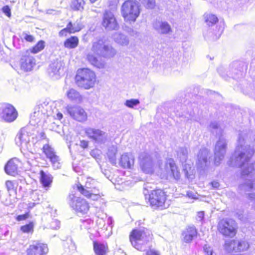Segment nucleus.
<instances>
[{"mask_svg": "<svg viewBox=\"0 0 255 255\" xmlns=\"http://www.w3.org/2000/svg\"><path fill=\"white\" fill-rule=\"evenodd\" d=\"M129 240L136 250L145 251L146 245L152 240V234L150 231L145 228L134 229L130 234Z\"/></svg>", "mask_w": 255, "mask_h": 255, "instance_id": "1", "label": "nucleus"}, {"mask_svg": "<svg viewBox=\"0 0 255 255\" xmlns=\"http://www.w3.org/2000/svg\"><path fill=\"white\" fill-rule=\"evenodd\" d=\"M121 12L125 21H135L140 13L139 2L136 0L125 1L122 6Z\"/></svg>", "mask_w": 255, "mask_h": 255, "instance_id": "2", "label": "nucleus"}, {"mask_svg": "<svg viewBox=\"0 0 255 255\" xmlns=\"http://www.w3.org/2000/svg\"><path fill=\"white\" fill-rule=\"evenodd\" d=\"M91 51L94 54L106 58L113 57L117 53L115 49L102 38L96 39L92 42Z\"/></svg>", "mask_w": 255, "mask_h": 255, "instance_id": "3", "label": "nucleus"}, {"mask_svg": "<svg viewBox=\"0 0 255 255\" xmlns=\"http://www.w3.org/2000/svg\"><path fill=\"white\" fill-rule=\"evenodd\" d=\"M75 80L79 87L89 89L95 85L96 75L89 69H81L77 71Z\"/></svg>", "mask_w": 255, "mask_h": 255, "instance_id": "4", "label": "nucleus"}, {"mask_svg": "<svg viewBox=\"0 0 255 255\" xmlns=\"http://www.w3.org/2000/svg\"><path fill=\"white\" fill-rule=\"evenodd\" d=\"M143 194L145 199H148L150 204L152 207H162L166 200V197L164 192L160 190L157 189L152 190L150 193L144 187Z\"/></svg>", "mask_w": 255, "mask_h": 255, "instance_id": "5", "label": "nucleus"}, {"mask_svg": "<svg viewBox=\"0 0 255 255\" xmlns=\"http://www.w3.org/2000/svg\"><path fill=\"white\" fill-rule=\"evenodd\" d=\"M18 113L15 108L8 103L0 104V118L5 122L11 123L17 118Z\"/></svg>", "mask_w": 255, "mask_h": 255, "instance_id": "6", "label": "nucleus"}, {"mask_svg": "<svg viewBox=\"0 0 255 255\" xmlns=\"http://www.w3.org/2000/svg\"><path fill=\"white\" fill-rule=\"evenodd\" d=\"M218 228L224 236L232 237L236 234L237 224L232 219H223L219 223Z\"/></svg>", "mask_w": 255, "mask_h": 255, "instance_id": "7", "label": "nucleus"}, {"mask_svg": "<svg viewBox=\"0 0 255 255\" xmlns=\"http://www.w3.org/2000/svg\"><path fill=\"white\" fill-rule=\"evenodd\" d=\"M227 141L223 134L219 137L214 148L215 164L219 165L222 160L226 152Z\"/></svg>", "mask_w": 255, "mask_h": 255, "instance_id": "8", "label": "nucleus"}, {"mask_svg": "<svg viewBox=\"0 0 255 255\" xmlns=\"http://www.w3.org/2000/svg\"><path fill=\"white\" fill-rule=\"evenodd\" d=\"M85 132L89 138L96 143L104 144L107 140V134L99 129L87 128Z\"/></svg>", "mask_w": 255, "mask_h": 255, "instance_id": "9", "label": "nucleus"}, {"mask_svg": "<svg viewBox=\"0 0 255 255\" xmlns=\"http://www.w3.org/2000/svg\"><path fill=\"white\" fill-rule=\"evenodd\" d=\"M70 197L71 198L70 205L74 210L82 214L87 213L89 210V206L85 199L76 197L73 195L72 197L71 196Z\"/></svg>", "mask_w": 255, "mask_h": 255, "instance_id": "10", "label": "nucleus"}, {"mask_svg": "<svg viewBox=\"0 0 255 255\" xmlns=\"http://www.w3.org/2000/svg\"><path fill=\"white\" fill-rule=\"evenodd\" d=\"M30 134L26 128H22L17 134L15 141L16 144L23 149L30 150Z\"/></svg>", "mask_w": 255, "mask_h": 255, "instance_id": "11", "label": "nucleus"}, {"mask_svg": "<svg viewBox=\"0 0 255 255\" xmlns=\"http://www.w3.org/2000/svg\"><path fill=\"white\" fill-rule=\"evenodd\" d=\"M249 248L248 243L245 241L229 240L225 244V248L229 252H242L246 251Z\"/></svg>", "mask_w": 255, "mask_h": 255, "instance_id": "12", "label": "nucleus"}, {"mask_svg": "<svg viewBox=\"0 0 255 255\" xmlns=\"http://www.w3.org/2000/svg\"><path fill=\"white\" fill-rule=\"evenodd\" d=\"M67 111L70 116L75 120L84 122L87 120V114L80 106H68Z\"/></svg>", "mask_w": 255, "mask_h": 255, "instance_id": "13", "label": "nucleus"}, {"mask_svg": "<svg viewBox=\"0 0 255 255\" xmlns=\"http://www.w3.org/2000/svg\"><path fill=\"white\" fill-rule=\"evenodd\" d=\"M140 166L145 173L151 174L154 171V163L152 158L146 153H143L139 156Z\"/></svg>", "mask_w": 255, "mask_h": 255, "instance_id": "14", "label": "nucleus"}, {"mask_svg": "<svg viewBox=\"0 0 255 255\" xmlns=\"http://www.w3.org/2000/svg\"><path fill=\"white\" fill-rule=\"evenodd\" d=\"M48 252L47 245L39 242H34L26 250L27 255H46Z\"/></svg>", "mask_w": 255, "mask_h": 255, "instance_id": "15", "label": "nucleus"}, {"mask_svg": "<svg viewBox=\"0 0 255 255\" xmlns=\"http://www.w3.org/2000/svg\"><path fill=\"white\" fill-rule=\"evenodd\" d=\"M102 25L108 30H116L119 25L114 14L106 11L103 14Z\"/></svg>", "mask_w": 255, "mask_h": 255, "instance_id": "16", "label": "nucleus"}, {"mask_svg": "<svg viewBox=\"0 0 255 255\" xmlns=\"http://www.w3.org/2000/svg\"><path fill=\"white\" fill-rule=\"evenodd\" d=\"M209 151L207 148L201 149L197 156V166L198 169H205L210 163L209 160Z\"/></svg>", "mask_w": 255, "mask_h": 255, "instance_id": "17", "label": "nucleus"}, {"mask_svg": "<svg viewBox=\"0 0 255 255\" xmlns=\"http://www.w3.org/2000/svg\"><path fill=\"white\" fill-rule=\"evenodd\" d=\"M48 71L50 76L58 79L64 73V63L61 60H55L49 65Z\"/></svg>", "mask_w": 255, "mask_h": 255, "instance_id": "18", "label": "nucleus"}, {"mask_svg": "<svg viewBox=\"0 0 255 255\" xmlns=\"http://www.w3.org/2000/svg\"><path fill=\"white\" fill-rule=\"evenodd\" d=\"M19 64L21 69L24 71H29L32 69L35 65V60L29 54H26L22 56L19 61Z\"/></svg>", "mask_w": 255, "mask_h": 255, "instance_id": "19", "label": "nucleus"}, {"mask_svg": "<svg viewBox=\"0 0 255 255\" xmlns=\"http://www.w3.org/2000/svg\"><path fill=\"white\" fill-rule=\"evenodd\" d=\"M165 169L168 174L170 176H172L176 180L180 179V172L173 159L170 158L167 160L165 164Z\"/></svg>", "mask_w": 255, "mask_h": 255, "instance_id": "20", "label": "nucleus"}, {"mask_svg": "<svg viewBox=\"0 0 255 255\" xmlns=\"http://www.w3.org/2000/svg\"><path fill=\"white\" fill-rule=\"evenodd\" d=\"M154 29L161 34H168L172 32L170 24L166 21L156 20L153 24Z\"/></svg>", "mask_w": 255, "mask_h": 255, "instance_id": "21", "label": "nucleus"}, {"mask_svg": "<svg viewBox=\"0 0 255 255\" xmlns=\"http://www.w3.org/2000/svg\"><path fill=\"white\" fill-rule=\"evenodd\" d=\"M19 160L16 158H13L7 161L4 167L5 172L11 176H15L18 173Z\"/></svg>", "mask_w": 255, "mask_h": 255, "instance_id": "22", "label": "nucleus"}, {"mask_svg": "<svg viewBox=\"0 0 255 255\" xmlns=\"http://www.w3.org/2000/svg\"><path fill=\"white\" fill-rule=\"evenodd\" d=\"M197 230L194 226H188L182 234L185 243H190L197 236Z\"/></svg>", "mask_w": 255, "mask_h": 255, "instance_id": "23", "label": "nucleus"}, {"mask_svg": "<svg viewBox=\"0 0 255 255\" xmlns=\"http://www.w3.org/2000/svg\"><path fill=\"white\" fill-rule=\"evenodd\" d=\"M134 161V156L131 153H126L121 156L120 164L125 168H130L133 165Z\"/></svg>", "mask_w": 255, "mask_h": 255, "instance_id": "24", "label": "nucleus"}, {"mask_svg": "<svg viewBox=\"0 0 255 255\" xmlns=\"http://www.w3.org/2000/svg\"><path fill=\"white\" fill-rule=\"evenodd\" d=\"M40 181L43 187L48 190L52 182V177L49 174L41 170L40 172Z\"/></svg>", "mask_w": 255, "mask_h": 255, "instance_id": "25", "label": "nucleus"}, {"mask_svg": "<svg viewBox=\"0 0 255 255\" xmlns=\"http://www.w3.org/2000/svg\"><path fill=\"white\" fill-rule=\"evenodd\" d=\"M114 41L118 44L122 46H127L129 44V39L128 37L121 32H115L113 35Z\"/></svg>", "mask_w": 255, "mask_h": 255, "instance_id": "26", "label": "nucleus"}, {"mask_svg": "<svg viewBox=\"0 0 255 255\" xmlns=\"http://www.w3.org/2000/svg\"><path fill=\"white\" fill-rule=\"evenodd\" d=\"M87 59L92 65L98 68H103L105 67L104 62L101 59H98L93 54H88L87 55Z\"/></svg>", "mask_w": 255, "mask_h": 255, "instance_id": "27", "label": "nucleus"}, {"mask_svg": "<svg viewBox=\"0 0 255 255\" xmlns=\"http://www.w3.org/2000/svg\"><path fill=\"white\" fill-rule=\"evenodd\" d=\"M253 188L255 189V177L253 181L247 179L244 183L240 184L239 186V190L242 193L249 191Z\"/></svg>", "mask_w": 255, "mask_h": 255, "instance_id": "28", "label": "nucleus"}, {"mask_svg": "<svg viewBox=\"0 0 255 255\" xmlns=\"http://www.w3.org/2000/svg\"><path fill=\"white\" fill-rule=\"evenodd\" d=\"M188 150L186 147H179L177 150V156L180 162L183 164L188 158Z\"/></svg>", "mask_w": 255, "mask_h": 255, "instance_id": "29", "label": "nucleus"}, {"mask_svg": "<svg viewBox=\"0 0 255 255\" xmlns=\"http://www.w3.org/2000/svg\"><path fill=\"white\" fill-rule=\"evenodd\" d=\"M117 147L115 145H112L108 148V150L107 153V156L109 158V161L113 164H116V154L117 153Z\"/></svg>", "mask_w": 255, "mask_h": 255, "instance_id": "30", "label": "nucleus"}, {"mask_svg": "<svg viewBox=\"0 0 255 255\" xmlns=\"http://www.w3.org/2000/svg\"><path fill=\"white\" fill-rule=\"evenodd\" d=\"M94 250L96 255H105L108 247L103 244L94 242Z\"/></svg>", "mask_w": 255, "mask_h": 255, "instance_id": "31", "label": "nucleus"}, {"mask_svg": "<svg viewBox=\"0 0 255 255\" xmlns=\"http://www.w3.org/2000/svg\"><path fill=\"white\" fill-rule=\"evenodd\" d=\"M78 43L79 39L78 37L75 36H72L65 41L64 46L66 48L73 49L76 48Z\"/></svg>", "mask_w": 255, "mask_h": 255, "instance_id": "32", "label": "nucleus"}, {"mask_svg": "<svg viewBox=\"0 0 255 255\" xmlns=\"http://www.w3.org/2000/svg\"><path fill=\"white\" fill-rule=\"evenodd\" d=\"M67 96L71 101L80 102L82 100V97L79 92L73 88L67 92Z\"/></svg>", "mask_w": 255, "mask_h": 255, "instance_id": "33", "label": "nucleus"}, {"mask_svg": "<svg viewBox=\"0 0 255 255\" xmlns=\"http://www.w3.org/2000/svg\"><path fill=\"white\" fill-rule=\"evenodd\" d=\"M42 150L46 157L49 159L57 155L54 149L49 144H44L42 147Z\"/></svg>", "mask_w": 255, "mask_h": 255, "instance_id": "34", "label": "nucleus"}, {"mask_svg": "<svg viewBox=\"0 0 255 255\" xmlns=\"http://www.w3.org/2000/svg\"><path fill=\"white\" fill-rule=\"evenodd\" d=\"M84 4V0H72L71 7L75 10H81L83 9Z\"/></svg>", "mask_w": 255, "mask_h": 255, "instance_id": "35", "label": "nucleus"}, {"mask_svg": "<svg viewBox=\"0 0 255 255\" xmlns=\"http://www.w3.org/2000/svg\"><path fill=\"white\" fill-rule=\"evenodd\" d=\"M218 21L217 17L212 14H208L205 16V21L209 26L214 25Z\"/></svg>", "mask_w": 255, "mask_h": 255, "instance_id": "36", "label": "nucleus"}, {"mask_svg": "<svg viewBox=\"0 0 255 255\" xmlns=\"http://www.w3.org/2000/svg\"><path fill=\"white\" fill-rule=\"evenodd\" d=\"M43 111L33 112L30 116L31 121H34V124H38L40 122V119L43 117Z\"/></svg>", "mask_w": 255, "mask_h": 255, "instance_id": "37", "label": "nucleus"}, {"mask_svg": "<svg viewBox=\"0 0 255 255\" xmlns=\"http://www.w3.org/2000/svg\"><path fill=\"white\" fill-rule=\"evenodd\" d=\"M49 161H50L54 169H58L60 168L61 166L60 158L58 155H56L55 157H53L52 158L49 159Z\"/></svg>", "mask_w": 255, "mask_h": 255, "instance_id": "38", "label": "nucleus"}, {"mask_svg": "<svg viewBox=\"0 0 255 255\" xmlns=\"http://www.w3.org/2000/svg\"><path fill=\"white\" fill-rule=\"evenodd\" d=\"M45 47V42L44 41L40 40L31 49V52L33 53H37L44 49Z\"/></svg>", "mask_w": 255, "mask_h": 255, "instance_id": "39", "label": "nucleus"}, {"mask_svg": "<svg viewBox=\"0 0 255 255\" xmlns=\"http://www.w3.org/2000/svg\"><path fill=\"white\" fill-rule=\"evenodd\" d=\"M71 26H70V28H71L70 33H72L79 31L80 30H81V29L83 27V25L80 21H77L76 22H75L73 24L71 21Z\"/></svg>", "mask_w": 255, "mask_h": 255, "instance_id": "40", "label": "nucleus"}, {"mask_svg": "<svg viewBox=\"0 0 255 255\" xmlns=\"http://www.w3.org/2000/svg\"><path fill=\"white\" fill-rule=\"evenodd\" d=\"M140 103L138 99H131L127 100L125 103V105L129 108H133L134 107L138 105Z\"/></svg>", "mask_w": 255, "mask_h": 255, "instance_id": "41", "label": "nucleus"}, {"mask_svg": "<svg viewBox=\"0 0 255 255\" xmlns=\"http://www.w3.org/2000/svg\"><path fill=\"white\" fill-rule=\"evenodd\" d=\"M21 231L25 233H32L33 232V224L32 222L22 226L20 228Z\"/></svg>", "mask_w": 255, "mask_h": 255, "instance_id": "42", "label": "nucleus"}, {"mask_svg": "<svg viewBox=\"0 0 255 255\" xmlns=\"http://www.w3.org/2000/svg\"><path fill=\"white\" fill-rule=\"evenodd\" d=\"M20 38L22 39H24L27 42H32L34 41V37L29 34L28 32L24 31L20 35Z\"/></svg>", "mask_w": 255, "mask_h": 255, "instance_id": "43", "label": "nucleus"}, {"mask_svg": "<svg viewBox=\"0 0 255 255\" xmlns=\"http://www.w3.org/2000/svg\"><path fill=\"white\" fill-rule=\"evenodd\" d=\"M70 26H71V21H70L68 24L67 25L66 27L64 28H63V29H62L61 30H60L59 32V35L60 36H66L67 35V34L68 33H70V31H71V28H70Z\"/></svg>", "mask_w": 255, "mask_h": 255, "instance_id": "44", "label": "nucleus"}, {"mask_svg": "<svg viewBox=\"0 0 255 255\" xmlns=\"http://www.w3.org/2000/svg\"><path fill=\"white\" fill-rule=\"evenodd\" d=\"M183 171L185 174V177L190 179L191 178V176L192 175V171H191V167H189V165L188 166L185 164L183 167Z\"/></svg>", "mask_w": 255, "mask_h": 255, "instance_id": "45", "label": "nucleus"}, {"mask_svg": "<svg viewBox=\"0 0 255 255\" xmlns=\"http://www.w3.org/2000/svg\"><path fill=\"white\" fill-rule=\"evenodd\" d=\"M77 188L78 191L84 196L90 198L91 193L90 192L86 189H85L83 186L81 185L78 186Z\"/></svg>", "mask_w": 255, "mask_h": 255, "instance_id": "46", "label": "nucleus"}, {"mask_svg": "<svg viewBox=\"0 0 255 255\" xmlns=\"http://www.w3.org/2000/svg\"><path fill=\"white\" fill-rule=\"evenodd\" d=\"M67 245H68V248H69V252L68 253L69 254H71L73 252H74L76 251V247L75 244V243L71 240H69L67 242Z\"/></svg>", "mask_w": 255, "mask_h": 255, "instance_id": "47", "label": "nucleus"}, {"mask_svg": "<svg viewBox=\"0 0 255 255\" xmlns=\"http://www.w3.org/2000/svg\"><path fill=\"white\" fill-rule=\"evenodd\" d=\"M5 186L9 192L14 191V183L13 181L7 180L5 182Z\"/></svg>", "mask_w": 255, "mask_h": 255, "instance_id": "48", "label": "nucleus"}, {"mask_svg": "<svg viewBox=\"0 0 255 255\" xmlns=\"http://www.w3.org/2000/svg\"><path fill=\"white\" fill-rule=\"evenodd\" d=\"M0 229L1 230V233L0 234V240L2 239V236L6 237L9 233V230L7 229V228L5 226H3L2 227H0Z\"/></svg>", "mask_w": 255, "mask_h": 255, "instance_id": "49", "label": "nucleus"}, {"mask_svg": "<svg viewBox=\"0 0 255 255\" xmlns=\"http://www.w3.org/2000/svg\"><path fill=\"white\" fill-rule=\"evenodd\" d=\"M2 12L8 17L11 16V10L8 5L4 6L2 8Z\"/></svg>", "mask_w": 255, "mask_h": 255, "instance_id": "50", "label": "nucleus"}, {"mask_svg": "<svg viewBox=\"0 0 255 255\" xmlns=\"http://www.w3.org/2000/svg\"><path fill=\"white\" fill-rule=\"evenodd\" d=\"M204 251L207 254V255H216L213 252V250L211 248L207 245H205L204 247Z\"/></svg>", "mask_w": 255, "mask_h": 255, "instance_id": "51", "label": "nucleus"}, {"mask_svg": "<svg viewBox=\"0 0 255 255\" xmlns=\"http://www.w3.org/2000/svg\"><path fill=\"white\" fill-rule=\"evenodd\" d=\"M28 217H29V213H26L22 215H18L16 217V219L18 221H23V220H26V219H27L28 218Z\"/></svg>", "mask_w": 255, "mask_h": 255, "instance_id": "52", "label": "nucleus"}, {"mask_svg": "<svg viewBox=\"0 0 255 255\" xmlns=\"http://www.w3.org/2000/svg\"><path fill=\"white\" fill-rule=\"evenodd\" d=\"M237 216L238 218L243 222H247L248 221V218L242 212L237 213Z\"/></svg>", "mask_w": 255, "mask_h": 255, "instance_id": "53", "label": "nucleus"}, {"mask_svg": "<svg viewBox=\"0 0 255 255\" xmlns=\"http://www.w3.org/2000/svg\"><path fill=\"white\" fill-rule=\"evenodd\" d=\"M248 198L252 202L255 203L254 205V208L255 209V193H249L247 195Z\"/></svg>", "mask_w": 255, "mask_h": 255, "instance_id": "54", "label": "nucleus"}, {"mask_svg": "<svg viewBox=\"0 0 255 255\" xmlns=\"http://www.w3.org/2000/svg\"><path fill=\"white\" fill-rule=\"evenodd\" d=\"M224 23H223L222 24L221 23L218 28V31L215 33L216 35L218 37L221 35L222 32L223 31L224 28Z\"/></svg>", "mask_w": 255, "mask_h": 255, "instance_id": "55", "label": "nucleus"}, {"mask_svg": "<svg viewBox=\"0 0 255 255\" xmlns=\"http://www.w3.org/2000/svg\"><path fill=\"white\" fill-rule=\"evenodd\" d=\"M91 182H92L93 184H94L96 182V181L90 178H88V180L85 185L86 187L90 189L93 188V187L90 185Z\"/></svg>", "mask_w": 255, "mask_h": 255, "instance_id": "56", "label": "nucleus"}, {"mask_svg": "<svg viewBox=\"0 0 255 255\" xmlns=\"http://www.w3.org/2000/svg\"><path fill=\"white\" fill-rule=\"evenodd\" d=\"M155 6L154 0H147L146 6L149 8H153Z\"/></svg>", "mask_w": 255, "mask_h": 255, "instance_id": "57", "label": "nucleus"}, {"mask_svg": "<svg viewBox=\"0 0 255 255\" xmlns=\"http://www.w3.org/2000/svg\"><path fill=\"white\" fill-rule=\"evenodd\" d=\"M204 213L203 211L199 212L197 214L196 220L200 222H202L204 219Z\"/></svg>", "mask_w": 255, "mask_h": 255, "instance_id": "58", "label": "nucleus"}, {"mask_svg": "<svg viewBox=\"0 0 255 255\" xmlns=\"http://www.w3.org/2000/svg\"><path fill=\"white\" fill-rule=\"evenodd\" d=\"M80 146L84 148H86L88 146V142L84 140H81Z\"/></svg>", "mask_w": 255, "mask_h": 255, "instance_id": "59", "label": "nucleus"}, {"mask_svg": "<svg viewBox=\"0 0 255 255\" xmlns=\"http://www.w3.org/2000/svg\"><path fill=\"white\" fill-rule=\"evenodd\" d=\"M146 255H159V254L156 251L153 250H150L146 252Z\"/></svg>", "mask_w": 255, "mask_h": 255, "instance_id": "60", "label": "nucleus"}, {"mask_svg": "<svg viewBox=\"0 0 255 255\" xmlns=\"http://www.w3.org/2000/svg\"><path fill=\"white\" fill-rule=\"evenodd\" d=\"M210 128L212 129H218V124L217 122H212L210 125Z\"/></svg>", "mask_w": 255, "mask_h": 255, "instance_id": "61", "label": "nucleus"}, {"mask_svg": "<svg viewBox=\"0 0 255 255\" xmlns=\"http://www.w3.org/2000/svg\"><path fill=\"white\" fill-rule=\"evenodd\" d=\"M100 195L98 194H93L91 193L89 198L92 199L93 200H97L100 198Z\"/></svg>", "mask_w": 255, "mask_h": 255, "instance_id": "62", "label": "nucleus"}, {"mask_svg": "<svg viewBox=\"0 0 255 255\" xmlns=\"http://www.w3.org/2000/svg\"><path fill=\"white\" fill-rule=\"evenodd\" d=\"M43 108L42 105H38L35 107L34 109L33 112L36 111H42V109Z\"/></svg>", "mask_w": 255, "mask_h": 255, "instance_id": "63", "label": "nucleus"}, {"mask_svg": "<svg viewBox=\"0 0 255 255\" xmlns=\"http://www.w3.org/2000/svg\"><path fill=\"white\" fill-rule=\"evenodd\" d=\"M211 184L212 187L214 188H218L220 186L219 183L216 181H214L212 182L211 183Z\"/></svg>", "mask_w": 255, "mask_h": 255, "instance_id": "64", "label": "nucleus"}]
</instances>
